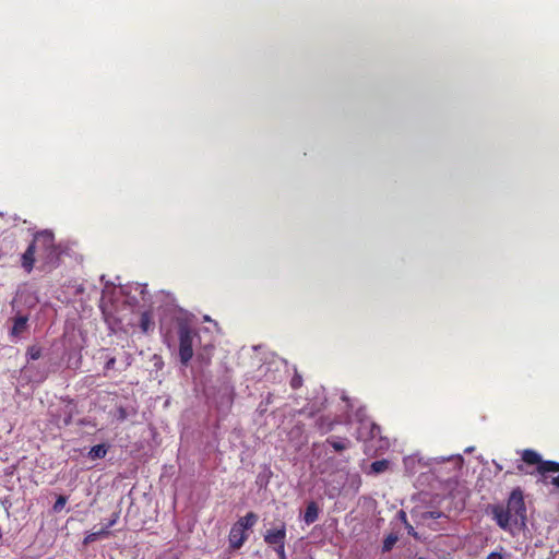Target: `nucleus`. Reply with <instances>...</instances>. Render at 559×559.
<instances>
[{
  "instance_id": "obj_21",
  "label": "nucleus",
  "mask_w": 559,
  "mask_h": 559,
  "mask_svg": "<svg viewBox=\"0 0 559 559\" xmlns=\"http://www.w3.org/2000/svg\"><path fill=\"white\" fill-rule=\"evenodd\" d=\"M511 555L506 554L503 547H500L499 550L491 551L486 559H510Z\"/></svg>"
},
{
  "instance_id": "obj_9",
  "label": "nucleus",
  "mask_w": 559,
  "mask_h": 559,
  "mask_svg": "<svg viewBox=\"0 0 559 559\" xmlns=\"http://www.w3.org/2000/svg\"><path fill=\"white\" fill-rule=\"evenodd\" d=\"M319 518V508L314 501H310L305 510L304 521L306 524L310 525L314 523Z\"/></svg>"
},
{
  "instance_id": "obj_19",
  "label": "nucleus",
  "mask_w": 559,
  "mask_h": 559,
  "mask_svg": "<svg viewBox=\"0 0 559 559\" xmlns=\"http://www.w3.org/2000/svg\"><path fill=\"white\" fill-rule=\"evenodd\" d=\"M41 347L38 345H32L27 348V357L32 360H37L41 357Z\"/></svg>"
},
{
  "instance_id": "obj_4",
  "label": "nucleus",
  "mask_w": 559,
  "mask_h": 559,
  "mask_svg": "<svg viewBox=\"0 0 559 559\" xmlns=\"http://www.w3.org/2000/svg\"><path fill=\"white\" fill-rule=\"evenodd\" d=\"M506 508L516 519H526V507L524 502V496L520 487H516L511 491Z\"/></svg>"
},
{
  "instance_id": "obj_30",
  "label": "nucleus",
  "mask_w": 559,
  "mask_h": 559,
  "mask_svg": "<svg viewBox=\"0 0 559 559\" xmlns=\"http://www.w3.org/2000/svg\"><path fill=\"white\" fill-rule=\"evenodd\" d=\"M72 414L71 412L68 414L67 418H64L63 423L66 426L71 424Z\"/></svg>"
},
{
  "instance_id": "obj_7",
  "label": "nucleus",
  "mask_w": 559,
  "mask_h": 559,
  "mask_svg": "<svg viewBox=\"0 0 559 559\" xmlns=\"http://www.w3.org/2000/svg\"><path fill=\"white\" fill-rule=\"evenodd\" d=\"M264 542L273 548L286 543V526L283 523L280 528L267 530L264 534Z\"/></svg>"
},
{
  "instance_id": "obj_13",
  "label": "nucleus",
  "mask_w": 559,
  "mask_h": 559,
  "mask_svg": "<svg viewBox=\"0 0 559 559\" xmlns=\"http://www.w3.org/2000/svg\"><path fill=\"white\" fill-rule=\"evenodd\" d=\"M258 522V515L254 512H248L245 516L240 518L236 524H238L242 530L252 528Z\"/></svg>"
},
{
  "instance_id": "obj_1",
  "label": "nucleus",
  "mask_w": 559,
  "mask_h": 559,
  "mask_svg": "<svg viewBox=\"0 0 559 559\" xmlns=\"http://www.w3.org/2000/svg\"><path fill=\"white\" fill-rule=\"evenodd\" d=\"M36 254L41 263L40 269L51 270L58 266L60 260V248L55 242V235L49 230H41L34 235Z\"/></svg>"
},
{
  "instance_id": "obj_23",
  "label": "nucleus",
  "mask_w": 559,
  "mask_h": 559,
  "mask_svg": "<svg viewBox=\"0 0 559 559\" xmlns=\"http://www.w3.org/2000/svg\"><path fill=\"white\" fill-rule=\"evenodd\" d=\"M302 385V377L298 374L297 372L294 374V377L290 380V386L294 390L299 389Z\"/></svg>"
},
{
  "instance_id": "obj_28",
  "label": "nucleus",
  "mask_w": 559,
  "mask_h": 559,
  "mask_svg": "<svg viewBox=\"0 0 559 559\" xmlns=\"http://www.w3.org/2000/svg\"><path fill=\"white\" fill-rule=\"evenodd\" d=\"M118 414H119L118 418L120 420H124L127 418V411L123 407H120L118 409Z\"/></svg>"
},
{
  "instance_id": "obj_31",
  "label": "nucleus",
  "mask_w": 559,
  "mask_h": 559,
  "mask_svg": "<svg viewBox=\"0 0 559 559\" xmlns=\"http://www.w3.org/2000/svg\"><path fill=\"white\" fill-rule=\"evenodd\" d=\"M357 439H358V440H361V439H362V436H361V432H360V431H358Z\"/></svg>"
},
{
  "instance_id": "obj_16",
  "label": "nucleus",
  "mask_w": 559,
  "mask_h": 559,
  "mask_svg": "<svg viewBox=\"0 0 559 559\" xmlns=\"http://www.w3.org/2000/svg\"><path fill=\"white\" fill-rule=\"evenodd\" d=\"M389 467V462L386 460H379L371 463L370 468L371 472L376 474L383 473Z\"/></svg>"
},
{
  "instance_id": "obj_15",
  "label": "nucleus",
  "mask_w": 559,
  "mask_h": 559,
  "mask_svg": "<svg viewBox=\"0 0 559 559\" xmlns=\"http://www.w3.org/2000/svg\"><path fill=\"white\" fill-rule=\"evenodd\" d=\"M154 326V322L152 321L151 313L148 311H144L140 318V328L144 333L151 331Z\"/></svg>"
},
{
  "instance_id": "obj_26",
  "label": "nucleus",
  "mask_w": 559,
  "mask_h": 559,
  "mask_svg": "<svg viewBox=\"0 0 559 559\" xmlns=\"http://www.w3.org/2000/svg\"><path fill=\"white\" fill-rule=\"evenodd\" d=\"M524 464H526L525 462H523V460L521 459V462L518 463L516 465V471H518V474H533V472H528L525 469L524 467Z\"/></svg>"
},
{
  "instance_id": "obj_2",
  "label": "nucleus",
  "mask_w": 559,
  "mask_h": 559,
  "mask_svg": "<svg viewBox=\"0 0 559 559\" xmlns=\"http://www.w3.org/2000/svg\"><path fill=\"white\" fill-rule=\"evenodd\" d=\"M522 460L526 465H535L539 481L559 488V462L543 460L540 454L532 449L522 451Z\"/></svg>"
},
{
  "instance_id": "obj_12",
  "label": "nucleus",
  "mask_w": 559,
  "mask_h": 559,
  "mask_svg": "<svg viewBox=\"0 0 559 559\" xmlns=\"http://www.w3.org/2000/svg\"><path fill=\"white\" fill-rule=\"evenodd\" d=\"M330 444L335 452H342L350 447V441L347 438L330 437L325 441Z\"/></svg>"
},
{
  "instance_id": "obj_17",
  "label": "nucleus",
  "mask_w": 559,
  "mask_h": 559,
  "mask_svg": "<svg viewBox=\"0 0 559 559\" xmlns=\"http://www.w3.org/2000/svg\"><path fill=\"white\" fill-rule=\"evenodd\" d=\"M107 349H102L103 356L106 359L105 366H104V374L106 376L109 370H114L116 368V358L112 356H109L108 354H105Z\"/></svg>"
},
{
  "instance_id": "obj_29",
  "label": "nucleus",
  "mask_w": 559,
  "mask_h": 559,
  "mask_svg": "<svg viewBox=\"0 0 559 559\" xmlns=\"http://www.w3.org/2000/svg\"><path fill=\"white\" fill-rule=\"evenodd\" d=\"M109 528H106V526L104 528H102L100 531L96 532V534H98V538L99 537H106L109 535Z\"/></svg>"
},
{
  "instance_id": "obj_25",
  "label": "nucleus",
  "mask_w": 559,
  "mask_h": 559,
  "mask_svg": "<svg viewBox=\"0 0 559 559\" xmlns=\"http://www.w3.org/2000/svg\"><path fill=\"white\" fill-rule=\"evenodd\" d=\"M274 550L280 559H286L285 544L278 545L277 547L274 548Z\"/></svg>"
},
{
  "instance_id": "obj_5",
  "label": "nucleus",
  "mask_w": 559,
  "mask_h": 559,
  "mask_svg": "<svg viewBox=\"0 0 559 559\" xmlns=\"http://www.w3.org/2000/svg\"><path fill=\"white\" fill-rule=\"evenodd\" d=\"M491 514L497 525L502 530L510 528V522L512 519V514L510 511L502 504H493L491 506Z\"/></svg>"
},
{
  "instance_id": "obj_32",
  "label": "nucleus",
  "mask_w": 559,
  "mask_h": 559,
  "mask_svg": "<svg viewBox=\"0 0 559 559\" xmlns=\"http://www.w3.org/2000/svg\"><path fill=\"white\" fill-rule=\"evenodd\" d=\"M513 474L511 471H507L506 475Z\"/></svg>"
},
{
  "instance_id": "obj_10",
  "label": "nucleus",
  "mask_w": 559,
  "mask_h": 559,
  "mask_svg": "<svg viewBox=\"0 0 559 559\" xmlns=\"http://www.w3.org/2000/svg\"><path fill=\"white\" fill-rule=\"evenodd\" d=\"M335 424H336V421L334 419L330 418L329 416H320L316 421V426H317L318 430L320 431V433H322V435H325V433L332 431Z\"/></svg>"
},
{
  "instance_id": "obj_24",
  "label": "nucleus",
  "mask_w": 559,
  "mask_h": 559,
  "mask_svg": "<svg viewBox=\"0 0 559 559\" xmlns=\"http://www.w3.org/2000/svg\"><path fill=\"white\" fill-rule=\"evenodd\" d=\"M97 539H98V534H96V532H93L85 536L83 543H84V545H88Z\"/></svg>"
},
{
  "instance_id": "obj_8",
  "label": "nucleus",
  "mask_w": 559,
  "mask_h": 559,
  "mask_svg": "<svg viewBox=\"0 0 559 559\" xmlns=\"http://www.w3.org/2000/svg\"><path fill=\"white\" fill-rule=\"evenodd\" d=\"M35 255H36L35 245H33V241H32L29 243V246L27 247V249L25 250V252L22 254V259H21L22 267L27 273H31L34 267V263L36 260Z\"/></svg>"
},
{
  "instance_id": "obj_3",
  "label": "nucleus",
  "mask_w": 559,
  "mask_h": 559,
  "mask_svg": "<svg viewBox=\"0 0 559 559\" xmlns=\"http://www.w3.org/2000/svg\"><path fill=\"white\" fill-rule=\"evenodd\" d=\"M179 334V357L182 365L187 366L193 356V336L192 329L187 324H180Z\"/></svg>"
},
{
  "instance_id": "obj_6",
  "label": "nucleus",
  "mask_w": 559,
  "mask_h": 559,
  "mask_svg": "<svg viewBox=\"0 0 559 559\" xmlns=\"http://www.w3.org/2000/svg\"><path fill=\"white\" fill-rule=\"evenodd\" d=\"M248 539V533L238 524L234 523L228 535L229 548L231 550L240 549Z\"/></svg>"
},
{
  "instance_id": "obj_14",
  "label": "nucleus",
  "mask_w": 559,
  "mask_h": 559,
  "mask_svg": "<svg viewBox=\"0 0 559 559\" xmlns=\"http://www.w3.org/2000/svg\"><path fill=\"white\" fill-rule=\"evenodd\" d=\"M109 445L100 443L90 449L87 456L91 460L104 459L108 452Z\"/></svg>"
},
{
  "instance_id": "obj_11",
  "label": "nucleus",
  "mask_w": 559,
  "mask_h": 559,
  "mask_svg": "<svg viewBox=\"0 0 559 559\" xmlns=\"http://www.w3.org/2000/svg\"><path fill=\"white\" fill-rule=\"evenodd\" d=\"M28 318L26 316H19L14 319L13 326L11 329V335L14 337L20 336L27 329Z\"/></svg>"
},
{
  "instance_id": "obj_20",
  "label": "nucleus",
  "mask_w": 559,
  "mask_h": 559,
  "mask_svg": "<svg viewBox=\"0 0 559 559\" xmlns=\"http://www.w3.org/2000/svg\"><path fill=\"white\" fill-rule=\"evenodd\" d=\"M361 428H365V429L369 430L370 438H376L381 432V428L378 425H376L374 423H371V424H368V425L361 424Z\"/></svg>"
},
{
  "instance_id": "obj_18",
  "label": "nucleus",
  "mask_w": 559,
  "mask_h": 559,
  "mask_svg": "<svg viewBox=\"0 0 559 559\" xmlns=\"http://www.w3.org/2000/svg\"><path fill=\"white\" fill-rule=\"evenodd\" d=\"M396 542H397L396 535H394V534L388 535L383 540L382 551L383 552L390 551L393 548V546L396 544Z\"/></svg>"
},
{
  "instance_id": "obj_22",
  "label": "nucleus",
  "mask_w": 559,
  "mask_h": 559,
  "mask_svg": "<svg viewBox=\"0 0 559 559\" xmlns=\"http://www.w3.org/2000/svg\"><path fill=\"white\" fill-rule=\"evenodd\" d=\"M68 497L66 496H59L52 507L55 512H60L64 506L67 504Z\"/></svg>"
},
{
  "instance_id": "obj_27",
  "label": "nucleus",
  "mask_w": 559,
  "mask_h": 559,
  "mask_svg": "<svg viewBox=\"0 0 559 559\" xmlns=\"http://www.w3.org/2000/svg\"><path fill=\"white\" fill-rule=\"evenodd\" d=\"M118 519H119V513H118V512H115V513L112 514V518H111V519L109 520V522L106 524V528H110V527H112V526L117 523Z\"/></svg>"
}]
</instances>
